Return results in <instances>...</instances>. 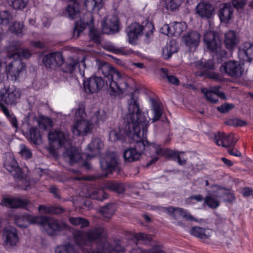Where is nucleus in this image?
I'll return each instance as SVG.
<instances>
[{
    "mask_svg": "<svg viewBox=\"0 0 253 253\" xmlns=\"http://www.w3.org/2000/svg\"><path fill=\"white\" fill-rule=\"evenodd\" d=\"M127 101L128 113L125 117V131L126 135L135 142L133 149L141 156L144 151L154 148L157 155H160L162 148L155 143L147 140V127L149 121L146 115L140 108L138 98L131 92Z\"/></svg>",
    "mask_w": 253,
    "mask_h": 253,
    "instance_id": "nucleus-1",
    "label": "nucleus"
},
{
    "mask_svg": "<svg viewBox=\"0 0 253 253\" xmlns=\"http://www.w3.org/2000/svg\"><path fill=\"white\" fill-rule=\"evenodd\" d=\"M107 231L102 227H94L86 231L77 230L74 233L75 242L84 253H121L124 248L116 243L112 245L106 241Z\"/></svg>",
    "mask_w": 253,
    "mask_h": 253,
    "instance_id": "nucleus-2",
    "label": "nucleus"
},
{
    "mask_svg": "<svg viewBox=\"0 0 253 253\" xmlns=\"http://www.w3.org/2000/svg\"><path fill=\"white\" fill-rule=\"evenodd\" d=\"M98 72L108 79V92L112 96H116L123 94L132 81L131 79L121 74L107 62H101L98 65Z\"/></svg>",
    "mask_w": 253,
    "mask_h": 253,
    "instance_id": "nucleus-3",
    "label": "nucleus"
},
{
    "mask_svg": "<svg viewBox=\"0 0 253 253\" xmlns=\"http://www.w3.org/2000/svg\"><path fill=\"white\" fill-rule=\"evenodd\" d=\"M154 30L152 22L147 21L143 22L142 25L136 22L132 23L126 27V31L129 43L135 44L139 37L142 34L145 36L144 42L149 43L153 37Z\"/></svg>",
    "mask_w": 253,
    "mask_h": 253,
    "instance_id": "nucleus-4",
    "label": "nucleus"
},
{
    "mask_svg": "<svg viewBox=\"0 0 253 253\" xmlns=\"http://www.w3.org/2000/svg\"><path fill=\"white\" fill-rule=\"evenodd\" d=\"M3 165L5 168L11 173L15 178L20 181L21 183H18L20 189L25 190L31 189L30 182L23 179L22 171L13 156L6 157Z\"/></svg>",
    "mask_w": 253,
    "mask_h": 253,
    "instance_id": "nucleus-5",
    "label": "nucleus"
},
{
    "mask_svg": "<svg viewBox=\"0 0 253 253\" xmlns=\"http://www.w3.org/2000/svg\"><path fill=\"white\" fill-rule=\"evenodd\" d=\"M38 220V224L42 226L50 236L56 235L60 231L68 228V225L65 222L47 216H40Z\"/></svg>",
    "mask_w": 253,
    "mask_h": 253,
    "instance_id": "nucleus-6",
    "label": "nucleus"
},
{
    "mask_svg": "<svg viewBox=\"0 0 253 253\" xmlns=\"http://www.w3.org/2000/svg\"><path fill=\"white\" fill-rule=\"evenodd\" d=\"M21 91L14 86L0 90V102L10 107L16 106L20 101Z\"/></svg>",
    "mask_w": 253,
    "mask_h": 253,
    "instance_id": "nucleus-7",
    "label": "nucleus"
},
{
    "mask_svg": "<svg viewBox=\"0 0 253 253\" xmlns=\"http://www.w3.org/2000/svg\"><path fill=\"white\" fill-rule=\"evenodd\" d=\"M84 87L87 93H97L100 90L106 89L108 91V79L99 76H92L84 82Z\"/></svg>",
    "mask_w": 253,
    "mask_h": 253,
    "instance_id": "nucleus-8",
    "label": "nucleus"
},
{
    "mask_svg": "<svg viewBox=\"0 0 253 253\" xmlns=\"http://www.w3.org/2000/svg\"><path fill=\"white\" fill-rule=\"evenodd\" d=\"M101 169L104 171L105 176L108 174L112 173L114 171H120V168L119 166L118 157L113 153H109L100 161Z\"/></svg>",
    "mask_w": 253,
    "mask_h": 253,
    "instance_id": "nucleus-9",
    "label": "nucleus"
},
{
    "mask_svg": "<svg viewBox=\"0 0 253 253\" xmlns=\"http://www.w3.org/2000/svg\"><path fill=\"white\" fill-rule=\"evenodd\" d=\"M210 139L212 140L218 146L226 148L234 146L237 142V140L235 138L233 133H230L226 134L220 131L211 134Z\"/></svg>",
    "mask_w": 253,
    "mask_h": 253,
    "instance_id": "nucleus-10",
    "label": "nucleus"
},
{
    "mask_svg": "<svg viewBox=\"0 0 253 253\" xmlns=\"http://www.w3.org/2000/svg\"><path fill=\"white\" fill-rule=\"evenodd\" d=\"M80 19L75 23V26L73 30V37L78 38L80 34L82 32L87 26L89 27L92 26L93 23V18L91 11L85 12L83 16H79Z\"/></svg>",
    "mask_w": 253,
    "mask_h": 253,
    "instance_id": "nucleus-11",
    "label": "nucleus"
},
{
    "mask_svg": "<svg viewBox=\"0 0 253 253\" xmlns=\"http://www.w3.org/2000/svg\"><path fill=\"white\" fill-rule=\"evenodd\" d=\"M220 71L234 78H239L243 75L244 70L241 64L236 61H229L223 64Z\"/></svg>",
    "mask_w": 253,
    "mask_h": 253,
    "instance_id": "nucleus-12",
    "label": "nucleus"
},
{
    "mask_svg": "<svg viewBox=\"0 0 253 253\" xmlns=\"http://www.w3.org/2000/svg\"><path fill=\"white\" fill-rule=\"evenodd\" d=\"M93 128L92 123L84 119L77 120L72 127V131L74 135L84 136L90 133Z\"/></svg>",
    "mask_w": 253,
    "mask_h": 253,
    "instance_id": "nucleus-13",
    "label": "nucleus"
},
{
    "mask_svg": "<svg viewBox=\"0 0 253 253\" xmlns=\"http://www.w3.org/2000/svg\"><path fill=\"white\" fill-rule=\"evenodd\" d=\"M64 58L60 52H52L44 55L42 62L47 68L54 69L61 66L63 63Z\"/></svg>",
    "mask_w": 253,
    "mask_h": 253,
    "instance_id": "nucleus-14",
    "label": "nucleus"
},
{
    "mask_svg": "<svg viewBox=\"0 0 253 253\" xmlns=\"http://www.w3.org/2000/svg\"><path fill=\"white\" fill-rule=\"evenodd\" d=\"M204 42L207 48L212 52H217L220 48L221 41L213 31H209L205 33Z\"/></svg>",
    "mask_w": 253,
    "mask_h": 253,
    "instance_id": "nucleus-15",
    "label": "nucleus"
},
{
    "mask_svg": "<svg viewBox=\"0 0 253 253\" xmlns=\"http://www.w3.org/2000/svg\"><path fill=\"white\" fill-rule=\"evenodd\" d=\"M201 35L199 32L192 31L186 33L182 38V42L190 50H195L200 42Z\"/></svg>",
    "mask_w": 253,
    "mask_h": 253,
    "instance_id": "nucleus-16",
    "label": "nucleus"
},
{
    "mask_svg": "<svg viewBox=\"0 0 253 253\" xmlns=\"http://www.w3.org/2000/svg\"><path fill=\"white\" fill-rule=\"evenodd\" d=\"M39 216H32L26 214H15L13 220L15 224L20 228H27L31 224H38Z\"/></svg>",
    "mask_w": 253,
    "mask_h": 253,
    "instance_id": "nucleus-17",
    "label": "nucleus"
},
{
    "mask_svg": "<svg viewBox=\"0 0 253 253\" xmlns=\"http://www.w3.org/2000/svg\"><path fill=\"white\" fill-rule=\"evenodd\" d=\"M25 65L21 60H14L7 66V75L10 76L12 80L16 81L19 77L20 74L25 70Z\"/></svg>",
    "mask_w": 253,
    "mask_h": 253,
    "instance_id": "nucleus-18",
    "label": "nucleus"
},
{
    "mask_svg": "<svg viewBox=\"0 0 253 253\" xmlns=\"http://www.w3.org/2000/svg\"><path fill=\"white\" fill-rule=\"evenodd\" d=\"M48 139L50 145L55 148L62 147L67 141L65 134L59 130L50 131L48 133Z\"/></svg>",
    "mask_w": 253,
    "mask_h": 253,
    "instance_id": "nucleus-19",
    "label": "nucleus"
},
{
    "mask_svg": "<svg viewBox=\"0 0 253 253\" xmlns=\"http://www.w3.org/2000/svg\"><path fill=\"white\" fill-rule=\"evenodd\" d=\"M101 29L104 34H113L119 31L118 21L116 17L105 18L101 23Z\"/></svg>",
    "mask_w": 253,
    "mask_h": 253,
    "instance_id": "nucleus-20",
    "label": "nucleus"
},
{
    "mask_svg": "<svg viewBox=\"0 0 253 253\" xmlns=\"http://www.w3.org/2000/svg\"><path fill=\"white\" fill-rule=\"evenodd\" d=\"M190 233L206 244H210L211 242V237L212 231L211 230L199 226H194L191 229Z\"/></svg>",
    "mask_w": 253,
    "mask_h": 253,
    "instance_id": "nucleus-21",
    "label": "nucleus"
},
{
    "mask_svg": "<svg viewBox=\"0 0 253 253\" xmlns=\"http://www.w3.org/2000/svg\"><path fill=\"white\" fill-rule=\"evenodd\" d=\"M2 205L9 208H23L30 203L28 200H23L16 197H7L3 198L1 201Z\"/></svg>",
    "mask_w": 253,
    "mask_h": 253,
    "instance_id": "nucleus-22",
    "label": "nucleus"
},
{
    "mask_svg": "<svg viewBox=\"0 0 253 253\" xmlns=\"http://www.w3.org/2000/svg\"><path fill=\"white\" fill-rule=\"evenodd\" d=\"M196 11V13L201 17L210 18L213 14L214 8L209 2H201L197 5Z\"/></svg>",
    "mask_w": 253,
    "mask_h": 253,
    "instance_id": "nucleus-23",
    "label": "nucleus"
},
{
    "mask_svg": "<svg viewBox=\"0 0 253 253\" xmlns=\"http://www.w3.org/2000/svg\"><path fill=\"white\" fill-rule=\"evenodd\" d=\"M233 8L230 3H224L218 10V16L222 23H228L232 19Z\"/></svg>",
    "mask_w": 253,
    "mask_h": 253,
    "instance_id": "nucleus-24",
    "label": "nucleus"
},
{
    "mask_svg": "<svg viewBox=\"0 0 253 253\" xmlns=\"http://www.w3.org/2000/svg\"><path fill=\"white\" fill-rule=\"evenodd\" d=\"M3 239L7 245L15 246L18 241L17 231L13 228H7L3 230Z\"/></svg>",
    "mask_w": 253,
    "mask_h": 253,
    "instance_id": "nucleus-25",
    "label": "nucleus"
},
{
    "mask_svg": "<svg viewBox=\"0 0 253 253\" xmlns=\"http://www.w3.org/2000/svg\"><path fill=\"white\" fill-rule=\"evenodd\" d=\"M63 157L66 160L69 162L71 165L78 163L82 159L81 154L78 150L74 147H71L66 149L63 152Z\"/></svg>",
    "mask_w": 253,
    "mask_h": 253,
    "instance_id": "nucleus-26",
    "label": "nucleus"
},
{
    "mask_svg": "<svg viewBox=\"0 0 253 253\" xmlns=\"http://www.w3.org/2000/svg\"><path fill=\"white\" fill-rule=\"evenodd\" d=\"M183 153V152H177L170 149L163 150L162 149V152L160 154L165 155L176 161L180 166H184L186 164V160L180 156V154Z\"/></svg>",
    "mask_w": 253,
    "mask_h": 253,
    "instance_id": "nucleus-27",
    "label": "nucleus"
},
{
    "mask_svg": "<svg viewBox=\"0 0 253 253\" xmlns=\"http://www.w3.org/2000/svg\"><path fill=\"white\" fill-rule=\"evenodd\" d=\"M239 42L236 33L230 30L225 34L224 42L226 47L229 50H233Z\"/></svg>",
    "mask_w": 253,
    "mask_h": 253,
    "instance_id": "nucleus-28",
    "label": "nucleus"
},
{
    "mask_svg": "<svg viewBox=\"0 0 253 253\" xmlns=\"http://www.w3.org/2000/svg\"><path fill=\"white\" fill-rule=\"evenodd\" d=\"M103 143L99 138H93L88 145V150L91 153L87 154V157H92L99 153V150L103 147Z\"/></svg>",
    "mask_w": 253,
    "mask_h": 253,
    "instance_id": "nucleus-29",
    "label": "nucleus"
},
{
    "mask_svg": "<svg viewBox=\"0 0 253 253\" xmlns=\"http://www.w3.org/2000/svg\"><path fill=\"white\" fill-rule=\"evenodd\" d=\"M28 138L35 145H40L42 143V133L38 127L34 126L29 129Z\"/></svg>",
    "mask_w": 253,
    "mask_h": 253,
    "instance_id": "nucleus-30",
    "label": "nucleus"
},
{
    "mask_svg": "<svg viewBox=\"0 0 253 253\" xmlns=\"http://www.w3.org/2000/svg\"><path fill=\"white\" fill-rule=\"evenodd\" d=\"M239 54L240 56H245L246 57L244 60L251 62L253 60V43L245 42L242 48L239 49Z\"/></svg>",
    "mask_w": 253,
    "mask_h": 253,
    "instance_id": "nucleus-31",
    "label": "nucleus"
},
{
    "mask_svg": "<svg viewBox=\"0 0 253 253\" xmlns=\"http://www.w3.org/2000/svg\"><path fill=\"white\" fill-rule=\"evenodd\" d=\"M66 13L68 17L71 20H74L80 16L81 12L78 2H73L72 4L68 5L66 8Z\"/></svg>",
    "mask_w": 253,
    "mask_h": 253,
    "instance_id": "nucleus-32",
    "label": "nucleus"
},
{
    "mask_svg": "<svg viewBox=\"0 0 253 253\" xmlns=\"http://www.w3.org/2000/svg\"><path fill=\"white\" fill-rule=\"evenodd\" d=\"M90 198L100 201H103L108 198V194L106 193L103 188L95 189L88 192Z\"/></svg>",
    "mask_w": 253,
    "mask_h": 253,
    "instance_id": "nucleus-33",
    "label": "nucleus"
},
{
    "mask_svg": "<svg viewBox=\"0 0 253 253\" xmlns=\"http://www.w3.org/2000/svg\"><path fill=\"white\" fill-rule=\"evenodd\" d=\"M139 153L131 147L124 151V158L125 162L131 163L136 161L140 158Z\"/></svg>",
    "mask_w": 253,
    "mask_h": 253,
    "instance_id": "nucleus-34",
    "label": "nucleus"
},
{
    "mask_svg": "<svg viewBox=\"0 0 253 253\" xmlns=\"http://www.w3.org/2000/svg\"><path fill=\"white\" fill-rule=\"evenodd\" d=\"M39 210L42 212L54 214H58L64 211V210L61 207L55 206L47 207L42 205L39 206Z\"/></svg>",
    "mask_w": 253,
    "mask_h": 253,
    "instance_id": "nucleus-35",
    "label": "nucleus"
},
{
    "mask_svg": "<svg viewBox=\"0 0 253 253\" xmlns=\"http://www.w3.org/2000/svg\"><path fill=\"white\" fill-rule=\"evenodd\" d=\"M196 66L198 69L204 70L202 72H210L211 70L215 69V65L212 60L198 61L196 63Z\"/></svg>",
    "mask_w": 253,
    "mask_h": 253,
    "instance_id": "nucleus-36",
    "label": "nucleus"
},
{
    "mask_svg": "<svg viewBox=\"0 0 253 253\" xmlns=\"http://www.w3.org/2000/svg\"><path fill=\"white\" fill-rule=\"evenodd\" d=\"M78 61L72 58H69L68 61L63 63L62 70L64 73H72L76 69L77 66Z\"/></svg>",
    "mask_w": 253,
    "mask_h": 253,
    "instance_id": "nucleus-37",
    "label": "nucleus"
},
{
    "mask_svg": "<svg viewBox=\"0 0 253 253\" xmlns=\"http://www.w3.org/2000/svg\"><path fill=\"white\" fill-rule=\"evenodd\" d=\"M106 49L110 52L116 54H119L123 55H127L132 52V50L130 49H126V47H117L114 45H107Z\"/></svg>",
    "mask_w": 253,
    "mask_h": 253,
    "instance_id": "nucleus-38",
    "label": "nucleus"
},
{
    "mask_svg": "<svg viewBox=\"0 0 253 253\" xmlns=\"http://www.w3.org/2000/svg\"><path fill=\"white\" fill-rule=\"evenodd\" d=\"M115 211V206L113 204H108L99 210L100 213L105 218H110Z\"/></svg>",
    "mask_w": 253,
    "mask_h": 253,
    "instance_id": "nucleus-39",
    "label": "nucleus"
},
{
    "mask_svg": "<svg viewBox=\"0 0 253 253\" xmlns=\"http://www.w3.org/2000/svg\"><path fill=\"white\" fill-rule=\"evenodd\" d=\"M21 42L20 41L11 42L7 47V57L9 59H14V57H11L10 54H14L16 52H19L21 50Z\"/></svg>",
    "mask_w": 253,
    "mask_h": 253,
    "instance_id": "nucleus-40",
    "label": "nucleus"
},
{
    "mask_svg": "<svg viewBox=\"0 0 253 253\" xmlns=\"http://www.w3.org/2000/svg\"><path fill=\"white\" fill-rule=\"evenodd\" d=\"M186 25L183 22H173L171 25L172 36H179L185 29Z\"/></svg>",
    "mask_w": 253,
    "mask_h": 253,
    "instance_id": "nucleus-41",
    "label": "nucleus"
},
{
    "mask_svg": "<svg viewBox=\"0 0 253 253\" xmlns=\"http://www.w3.org/2000/svg\"><path fill=\"white\" fill-rule=\"evenodd\" d=\"M204 204L211 209H216L219 206L220 201L212 195L209 194L204 198Z\"/></svg>",
    "mask_w": 253,
    "mask_h": 253,
    "instance_id": "nucleus-42",
    "label": "nucleus"
},
{
    "mask_svg": "<svg viewBox=\"0 0 253 253\" xmlns=\"http://www.w3.org/2000/svg\"><path fill=\"white\" fill-rule=\"evenodd\" d=\"M13 20L11 12L7 10L0 11V24L4 26L8 25Z\"/></svg>",
    "mask_w": 253,
    "mask_h": 253,
    "instance_id": "nucleus-43",
    "label": "nucleus"
},
{
    "mask_svg": "<svg viewBox=\"0 0 253 253\" xmlns=\"http://www.w3.org/2000/svg\"><path fill=\"white\" fill-rule=\"evenodd\" d=\"M105 187L107 189L118 193H122L125 191L124 186L122 184L115 182H107L105 184Z\"/></svg>",
    "mask_w": 253,
    "mask_h": 253,
    "instance_id": "nucleus-44",
    "label": "nucleus"
},
{
    "mask_svg": "<svg viewBox=\"0 0 253 253\" xmlns=\"http://www.w3.org/2000/svg\"><path fill=\"white\" fill-rule=\"evenodd\" d=\"M102 0H85L84 6L87 11L99 10L101 7Z\"/></svg>",
    "mask_w": 253,
    "mask_h": 253,
    "instance_id": "nucleus-45",
    "label": "nucleus"
},
{
    "mask_svg": "<svg viewBox=\"0 0 253 253\" xmlns=\"http://www.w3.org/2000/svg\"><path fill=\"white\" fill-rule=\"evenodd\" d=\"M196 75L200 77H206L217 82H222L223 78L218 73L211 71L210 72H197Z\"/></svg>",
    "mask_w": 253,
    "mask_h": 253,
    "instance_id": "nucleus-46",
    "label": "nucleus"
},
{
    "mask_svg": "<svg viewBox=\"0 0 253 253\" xmlns=\"http://www.w3.org/2000/svg\"><path fill=\"white\" fill-rule=\"evenodd\" d=\"M69 221L73 225H80L82 228L88 227L89 225L87 219L80 217H71L69 218Z\"/></svg>",
    "mask_w": 253,
    "mask_h": 253,
    "instance_id": "nucleus-47",
    "label": "nucleus"
},
{
    "mask_svg": "<svg viewBox=\"0 0 253 253\" xmlns=\"http://www.w3.org/2000/svg\"><path fill=\"white\" fill-rule=\"evenodd\" d=\"M165 210L175 219H177L179 217L182 216L181 212L184 211V209L169 206L165 208Z\"/></svg>",
    "mask_w": 253,
    "mask_h": 253,
    "instance_id": "nucleus-48",
    "label": "nucleus"
},
{
    "mask_svg": "<svg viewBox=\"0 0 253 253\" xmlns=\"http://www.w3.org/2000/svg\"><path fill=\"white\" fill-rule=\"evenodd\" d=\"M126 133L125 131V120L124 121V131L122 132L121 130H112L109 133V138L110 140L113 142L117 141L119 140H122L125 137Z\"/></svg>",
    "mask_w": 253,
    "mask_h": 253,
    "instance_id": "nucleus-49",
    "label": "nucleus"
},
{
    "mask_svg": "<svg viewBox=\"0 0 253 253\" xmlns=\"http://www.w3.org/2000/svg\"><path fill=\"white\" fill-rule=\"evenodd\" d=\"M11 57L15 58V60H21V58L28 59L30 58L32 55L31 52L26 48H21L19 52H16L14 54H10Z\"/></svg>",
    "mask_w": 253,
    "mask_h": 253,
    "instance_id": "nucleus-50",
    "label": "nucleus"
},
{
    "mask_svg": "<svg viewBox=\"0 0 253 253\" xmlns=\"http://www.w3.org/2000/svg\"><path fill=\"white\" fill-rule=\"evenodd\" d=\"M55 253H78L73 246L70 244L57 247Z\"/></svg>",
    "mask_w": 253,
    "mask_h": 253,
    "instance_id": "nucleus-51",
    "label": "nucleus"
},
{
    "mask_svg": "<svg viewBox=\"0 0 253 253\" xmlns=\"http://www.w3.org/2000/svg\"><path fill=\"white\" fill-rule=\"evenodd\" d=\"M161 70L163 73V78H166L169 83L175 85H178L179 84V81L178 78L175 76L169 75L168 73V71L167 69L161 68Z\"/></svg>",
    "mask_w": 253,
    "mask_h": 253,
    "instance_id": "nucleus-52",
    "label": "nucleus"
},
{
    "mask_svg": "<svg viewBox=\"0 0 253 253\" xmlns=\"http://www.w3.org/2000/svg\"><path fill=\"white\" fill-rule=\"evenodd\" d=\"M89 36L90 40L95 43H100V33L92 26L89 27Z\"/></svg>",
    "mask_w": 253,
    "mask_h": 253,
    "instance_id": "nucleus-53",
    "label": "nucleus"
},
{
    "mask_svg": "<svg viewBox=\"0 0 253 253\" xmlns=\"http://www.w3.org/2000/svg\"><path fill=\"white\" fill-rule=\"evenodd\" d=\"M182 0H166V5L168 9L174 11L178 8Z\"/></svg>",
    "mask_w": 253,
    "mask_h": 253,
    "instance_id": "nucleus-54",
    "label": "nucleus"
},
{
    "mask_svg": "<svg viewBox=\"0 0 253 253\" xmlns=\"http://www.w3.org/2000/svg\"><path fill=\"white\" fill-rule=\"evenodd\" d=\"M232 2L233 6L237 9L243 8L247 3L253 8V0H232Z\"/></svg>",
    "mask_w": 253,
    "mask_h": 253,
    "instance_id": "nucleus-55",
    "label": "nucleus"
},
{
    "mask_svg": "<svg viewBox=\"0 0 253 253\" xmlns=\"http://www.w3.org/2000/svg\"><path fill=\"white\" fill-rule=\"evenodd\" d=\"M134 238L137 242H142L145 244L150 243L152 240L150 235L143 233H135L134 235Z\"/></svg>",
    "mask_w": 253,
    "mask_h": 253,
    "instance_id": "nucleus-56",
    "label": "nucleus"
},
{
    "mask_svg": "<svg viewBox=\"0 0 253 253\" xmlns=\"http://www.w3.org/2000/svg\"><path fill=\"white\" fill-rule=\"evenodd\" d=\"M11 6L16 10L24 8L27 5L28 0H10Z\"/></svg>",
    "mask_w": 253,
    "mask_h": 253,
    "instance_id": "nucleus-57",
    "label": "nucleus"
},
{
    "mask_svg": "<svg viewBox=\"0 0 253 253\" xmlns=\"http://www.w3.org/2000/svg\"><path fill=\"white\" fill-rule=\"evenodd\" d=\"M20 154L25 159H29L32 158L33 154L31 150L25 145H20Z\"/></svg>",
    "mask_w": 253,
    "mask_h": 253,
    "instance_id": "nucleus-58",
    "label": "nucleus"
},
{
    "mask_svg": "<svg viewBox=\"0 0 253 253\" xmlns=\"http://www.w3.org/2000/svg\"><path fill=\"white\" fill-rule=\"evenodd\" d=\"M107 118L106 113L104 110H99L95 113L92 119H96V122L99 124L100 122H103Z\"/></svg>",
    "mask_w": 253,
    "mask_h": 253,
    "instance_id": "nucleus-59",
    "label": "nucleus"
},
{
    "mask_svg": "<svg viewBox=\"0 0 253 253\" xmlns=\"http://www.w3.org/2000/svg\"><path fill=\"white\" fill-rule=\"evenodd\" d=\"M213 186L217 188L216 190L212 191V192L210 194L211 195H212L217 199L219 198L223 197L225 195L226 193L224 189L217 185H213Z\"/></svg>",
    "mask_w": 253,
    "mask_h": 253,
    "instance_id": "nucleus-60",
    "label": "nucleus"
},
{
    "mask_svg": "<svg viewBox=\"0 0 253 253\" xmlns=\"http://www.w3.org/2000/svg\"><path fill=\"white\" fill-rule=\"evenodd\" d=\"M23 25L21 24L19 22H14L12 26H10V29L12 33L16 35L21 34L22 32Z\"/></svg>",
    "mask_w": 253,
    "mask_h": 253,
    "instance_id": "nucleus-61",
    "label": "nucleus"
},
{
    "mask_svg": "<svg viewBox=\"0 0 253 253\" xmlns=\"http://www.w3.org/2000/svg\"><path fill=\"white\" fill-rule=\"evenodd\" d=\"M234 107L233 104L224 103L217 107V110L221 113H226Z\"/></svg>",
    "mask_w": 253,
    "mask_h": 253,
    "instance_id": "nucleus-62",
    "label": "nucleus"
},
{
    "mask_svg": "<svg viewBox=\"0 0 253 253\" xmlns=\"http://www.w3.org/2000/svg\"><path fill=\"white\" fill-rule=\"evenodd\" d=\"M84 109L85 107L83 104H79L78 105V109L76 112V117L80 118L81 119H84L86 116V114L84 111Z\"/></svg>",
    "mask_w": 253,
    "mask_h": 253,
    "instance_id": "nucleus-63",
    "label": "nucleus"
},
{
    "mask_svg": "<svg viewBox=\"0 0 253 253\" xmlns=\"http://www.w3.org/2000/svg\"><path fill=\"white\" fill-rule=\"evenodd\" d=\"M226 124L229 126H244L246 125V122L240 119H234L227 121Z\"/></svg>",
    "mask_w": 253,
    "mask_h": 253,
    "instance_id": "nucleus-64",
    "label": "nucleus"
}]
</instances>
